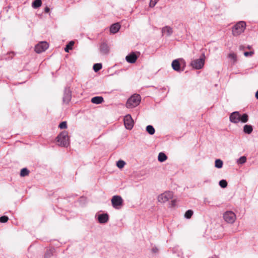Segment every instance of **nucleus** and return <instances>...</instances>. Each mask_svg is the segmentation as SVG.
Returning <instances> with one entry per match:
<instances>
[{
    "label": "nucleus",
    "instance_id": "obj_38",
    "mask_svg": "<svg viewBox=\"0 0 258 258\" xmlns=\"http://www.w3.org/2000/svg\"><path fill=\"white\" fill-rule=\"evenodd\" d=\"M255 97L257 99H258V90L256 91L255 93Z\"/></svg>",
    "mask_w": 258,
    "mask_h": 258
},
{
    "label": "nucleus",
    "instance_id": "obj_22",
    "mask_svg": "<svg viewBox=\"0 0 258 258\" xmlns=\"http://www.w3.org/2000/svg\"><path fill=\"white\" fill-rule=\"evenodd\" d=\"M41 4L42 2L41 0H35L33 2L32 6L33 8L36 9L40 7Z\"/></svg>",
    "mask_w": 258,
    "mask_h": 258
},
{
    "label": "nucleus",
    "instance_id": "obj_29",
    "mask_svg": "<svg viewBox=\"0 0 258 258\" xmlns=\"http://www.w3.org/2000/svg\"><path fill=\"white\" fill-rule=\"evenodd\" d=\"M192 215H193V211L191 210H188L185 212V213L184 214V216L187 219H189L191 218V217L192 216Z\"/></svg>",
    "mask_w": 258,
    "mask_h": 258
},
{
    "label": "nucleus",
    "instance_id": "obj_23",
    "mask_svg": "<svg viewBox=\"0 0 258 258\" xmlns=\"http://www.w3.org/2000/svg\"><path fill=\"white\" fill-rule=\"evenodd\" d=\"M74 42L73 41H71L64 48V50L66 52H69L70 50L72 49L73 46L74 45Z\"/></svg>",
    "mask_w": 258,
    "mask_h": 258
},
{
    "label": "nucleus",
    "instance_id": "obj_28",
    "mask_svg": "<svg viewBox=\"0 0 258 258\" xmlns=\"http://www.w3.org/2000/svg\"><path fill=\"white\" fill-rule=\"evenodd\" d=\"M102 68L101 63H95L93 66V70L95 72H98Z\"/></svg>",
    "mask_w": 258,
    "mask_h": 258
},
{
    "label": "nucleus",
    "instance_id": "obj_16",
    "mask_svg": "<svg viewBox=\"0 0 258 258\" xmlns=\"http://www.w3.org/2000/svg\"><path fill=\"white\" fill-rule=\"evenodd\" d=\"M173 33L172 29L169 26H165L162 29V33L163 35H166L169 36Z\"/></svg>",
    "mask_w": 258,
    "mask_h": 258
},
{
    "label": "nucleus",
    "instance_id": "obj_17",
    "mask_svg": "<svg viewBox=\"0 0 258 258\" xmlns=\"http://www.w3.org/2000/svg\"><path fill=\"white\" fill-rule=\"evenodd\" d=\"M104 101V99L102 96H95L91 99V102L95 104H100Z\"/></svg>",
    "mask_w": 258,
    "mask_h": 258
},
{
    "label": "nucleus",
    "instance_id": "obj_36",
    "mask_svg": "<svg viewBox=\"0 0 258 258\" xmlns=\"http://www.w3.org/2000/svg\"><path fill=\"white\" fill-rule=\"evenodd\" d=\"M175 205V200H173L171 201V207H173Z\"/></svg>",
    "mask_w": 258,
    "mask_h": 258
},
{
    "label": "nucleus",
    "instance_id": "obj_14",
    "mask_svg": "<svg viewBox=\"0 0 258 258\" xmlns=\"http://www.w3.org/2000/svg\"><path fill=\"white\" fill-rule=\"evenodd\" d=\"M126 60L129 63H134L137 59V56L134 53H132L127 55L125 57Z\"/></svg>",
    "mask_w": 258,
    "mask_h": 258
},
{
    "label": "nucleus",
    "instance_id": "obj_18",
    "mask_svg": "<svg viewBox=\"0 0 258 258\" xmlns=\"http://www.w3.org/2000/svg\"><path fill=\"white\" fill-rule=\"evenodd\" d=\"M120 27V25L119 24V23H117L112 25L110 28V33L112 34H115L117 33L119 31Z\"/></svg>",
    "mask_w": 258,
    "mask_h": 258
},
{
    "label": "nucleus",
    "instance_id": "obj_39",
    "mask_svg": "<svg viewBox=\"0 0 258 258\" xmlns=\"http://www.w3.org/2000/svg\"><path fill=\"white\" fill-rule=\"evenodd\" d=\"M153 250H154L155 252L156 251V249H153Z\"/></svg>",
    "mask_w": 258,
    "mask_h": 258
},
{
    "label": "nucleus",
    "instance_id": "obj_5",
    "mask_svg": "<svg viewBox=\"0 0 258 258\" xmlns=\"http://www.w3.org/2000/svg\"><path fill=\"white\" fill-rule=\"evenodd\" d=\"M173 198V194L170 191H166L159 195L157 197L158 202L164 204Z\"/></svg>",
    "mask_w": 258,
    "mask_h": 258
},
{
    "label": "nucleus",
    "instance_id": "obj_40",
    "mask_svg": "<svg viewBox=\"0 0 258 258\" xmlns=\"http://www.w3.org/2000/svg\"><path fill=\"white\" fill-rule=\"evenodd\" d=\"M153 250H154L155 252L156 251V249H153Z\"/></svg>",
    "mask_w": 258,
    "mask_h": 258
},
{
    "label": "nucleus",
    "instance_id": "obj_10",
    "mask_svg": "<svg viewBox=\"0 0 258 258\" xmlns=\"http://www.w3.org/2000/svg\"><path fill=\"white\" fill-rule=\"evenodd\" d=\"M124 124L125 128L128 130H131L134 126V121L132 116L130 114L125 116L124 118Z\"/></svg>",
    "mask_w": 258,
    "mask_h": 258
},
{
    "label": "nucleus",
    "instance_id": "obj_32",
    "mask_svg": "<svg viewBox=\"0 0 258 258\" xmlns=\"http://www.w3.org/2000/svg\"><path fill=\"white\" fill-rule=\"evenodd\" d=\"M59 127L61 129H66L67 128V123L66 121H62L59 124Z\"/></svg>",
    "mask_w": 258,
    "mask_h": 258
},
{
    "label": "nucleus",
    "instance_id": "obj_33",
    "mask_svg": "<svg viewBox=\"0 0 258 258\" xmlns=\"http://www.w3.org/2000/svg\"><path fill=\"white\" fill-rule=\"evenodd\" d=\"M8 217L7 216H3L0 217V222L1 223H6L8 221Z\"/></svg>",
    "mask_w": 258,
    "mask_h": 258
},
{
    "label": "nucleus",
    "instance_id": "obj_12",
    "mask_svg": "<svg viewBox=\"0 0 258 258\" xmlns=\"http://www.w3.org/2000/svg\"><path fill=\"white\" fill-rule=\"evenodd\" d=\"M99 50L102 54H107L109 51V48L106 43L103 42L100 45Z\"/></svg>",
    "mask_w": 258,
    "mask_h": 258
},
{
    "label": "nucleus",
    "instance_id": "obj_26",
    "mask_svg": "<svg viewBox=\"0 0 258 258\" xmlns=\"http://www.w3.org/2000/svg\"><path fill=\"white\" fill-rule=\"evenodd\" d=\"M29 173V171L26 168H24L21 170L20 175L22 177H24L28 175Z\"/></svg>",
    "mask_w": 258,
    "mask_h": 258
},
{
    "label": "nucleus",
    "instance_id": "obj_37",
    "mask_svg": "<svg viewBox=\"0 0 258 258\" xmlns=\"http://www.w3.org/2000/svg\"><path fill=\"white\" fill-rule=\"evenodd\" d=\"M49 11H50L49 8L48 7H46L45 8V9H44V11H45V13H49Z\"/></svg>",
    "mask_w": 258,
    "mask_h": 258
},
{
    "label": "nucleus",
    "instance_id": "obj_13",
    "mask_svg": "<svg viewBox=\"0 0 258 258\" xmlns=\"http://www.w3.org/2000/svg\"><path fill=\"white\" fill-rule=\"evenodd\" d=\"M108 215L107 214H102L98 215V220L100 223H105L108 221Z\"/></svg>",
    "mask_w": 258,
    "mask_h": 258
},
{
    "label": "nucleus",
    "instance_id": "obj_3",
    "mask_svg": "<svg viewBox=\"0 0 258 258\" xmlns=\"http://www.w3.org/2000/svg\"><path fill=\"white\" fill-rule=\"evenodd\" d=\"M56 141L58 143V145L66 147L69 145V139L68 133L66 131H63L60 133L56 138Z\"/></svg>",
    "mask_w": 258,
    "mask_h": 258
},
{
    "label": "nucleus",
    "instance_id": "obj_6",
    "mask_svg": "<svg viewBox=\"0 0 258 258\" xmlns=\"http://www.w3.org/2000/svg\"><path fill=\"white\" fill-rule=\"evenodd\" d=\"M112 207L117 210L121 209L123 205V199L120 196H113L111 200Z\"/></svg>",
    "mask_w": 258,
    "mask_h": 258
},
{
    "label": "nucleus",
    "instance_id": "obj_15",
    "mask_svg": "<svg viewBox=\"0 0 258 258\" xmlns=\"http://www.w3.org/2000/svg\"><path fill=\"white\" fill-rule=\"evenodd\" d=\"M173 69L177 72H180L182 70L180 69V65L178 59H175L172 62L171 64Z\"/></svg>",
    "mask_w": 258,
    "mask_h": 258
},
{
    "label": "nucleus",
    "instance_id": "obj_27",
    "mask_svg": "<svg viewBox=\"0 0 258 258\" xmlns=\"http://www.w3.org/2000/svg\"><path fill=\"white\" fill-rule=\"evenodd\" d=\"M246 161V157L244 156H241L237 160V163L238 164H243Z\"/></svg>",
    "mask_w": 258,
    "mask_h": 258
},
{
    "label": "nucleus",
    "instance_id": "obj_19",
    "mask_svg": "<svg viewBox=\"0 0 258 258\" xmlns=\"http://www.w3.org/2000/svg\"><path fill=\"white\" fill-rule=\"evenodd\" d=\"M228 57L232 63H236L237 60V55L233 52L229 53L228 55Z\"/></svg>",
    "mask_w": 258,
    "mask_h": 258
},
{
    "label": "nucleus",
    "instance_id": "obj_11",
    "mask_svg": "<svg viewBox=\"0 0 258 258\" xmlns=\"http://www.w3.org/2000/svg\"><path fill=\"white\" fill-rule=\"evenodd\" d=\"M72 98L71 91L69 88H66L64 91L63 96V102L68 104Z\"/></svg>",
    "mask_w": 258,
    "mask_h": 258
},
{
    "label": "nucleus",
    "instance_id": "obj_34",
    "mask_svg": "<svg viewBox=\"0 0 258 258\" xmlns=\"http://www.w3.org/2000/svg\"><path fill=\"white\" fill-rule=\"evenodd\" d=\"M158 1L159 0H150V7H154Z\"/></svg>",
    "mask_w": 258,
    "mask_h": 258
},
{
    "label": "nucleus",
    "instance_id": "obj_25",
    "mask_svg": "<svg viewBox=\"0 0 258 258\" xmlns=\"http://www.w3.org/2000/svg\"><path fill=\"white\" fill-rule=\"evenodd\" d=\"M146 131L150 135H153L155 133V129L152 125H149L146 127Z\"/></svg>",
    "mask_w": 258,
    "mask_h": 258
},
{
    "label": "nucleus",
    "instance_id": "obj_2",
    "mask_svg": "<svg viewBox=\"0 0 258 258\" xmlns=\"http://www.w3.org/2000/svg\"><path fill=\"white\" fill-rule=\"evenodd\" d=\"M141 97L140 95L135 94L131 96L127 100L126 107L132 108L137 106L140 103Z\"/></svg>",
    "mask_w": 258,
    "mask_h": 258
},
{
    "label": "nucleus",
    "instance_id": "obj_21",
    "mask_svg": "<svg viewBox=\"0 0 258 258\" xmlns=\"http://www.w3.org/2000/svg\"><path fill=\"white\" fill-rule=\"evenodd\" d=\"M167 158L166 155L164 153L160 152L158 155V159L161 162L165 161Z\"/></svg>",
    "mask_w": 258,
    "mask_h": 258
},
{
    "label": "nucleus",
    "instance_id": "obj_8",
    "mask_svg": "<svg viewBox=\"0 0 258 258\" xmlns=\"http://www.w3.org/2000/svg\"><path fill=\"white\" fill-rule=\"evenodd\" d=\"M223 218L226 222L232 224L235 222L236 217L234 212L226 211L223 214Z\"/></svg>",
    "mask_w": 258,
    "mask_h": 258
},
{
    "label": "nucleus",
    "instance_id": "obj_30",
    "mask_svg": "<svg viewBox=\"0 0 258 258\" xmlns=\"http://www.w3.org/2000/svg\"><path fill=\"white\" fill-rule=\"evenodd\" d=\"M125 162L123 161V160H119L116 162V166L119 168H122L124 167V166L125 165Z\"/></svg>",
    "mask_w": 258,
    "mask_h": 258
},
{
    "label": "nucleus",
    "instance_id": "obj_1",
    "mask_svg": "<svg viewBox=\"0 0 258 258\" xmlns=\"http://www.w3.org/2000/svg\"><path fill=\"white\" fill-rule=\"evenodd\" d=\"M230 121L233 123H246L248 120V115L246 113L241 115L238 111H234L229 115Z\"/></svg>",
    "mask_w": 258,
    "mask_h": 258
},
{
    "label": "nucleus",
    "instance_id": "obj_24",
    "mask_svg": "<svg viewBox=\"0 0 258 258\" xmlns=\"http://www.w3.org/2000/svg\"><path fill=\"white\" fill-rule=\"evenodd\" d=\"M223 163L221 159H216L215 162V166L217 168H221L223 166Z\"/></svg>",
    "mask_w": 258,
    "mask_h": 258
},
{
    "label": "nucleus",
    "instance_id": "obj_7",
    "mask_svg": "<svg viewBox=\"0 0 258 258\" xmlns=\"http://www.w3.org/2000/svg\"><path fill=\"white\" fill-rule=\"evenodd\" d=\"M204 57H205V54H203V57H201V58H200L198 59H196L192 60L190 62L191 66L193 68L197 69V70H200V69H202L203 67V66L204 65V63H205Z\"/></svg>",
    "mask_w": 258,
    "mask_h": 258
},
{
    "label": "nucleus",
    "instance_id": "obj_31",
    "mask_svg": "<svg viewBox=\"0 0 258 258\" xmlns=\"http://www.w3.org/2000/svg\"><path fill=\"white\" fill-rule=\"evenodd\" d=\"M219 185L222 188H225L227 186V182L225 180L222 179L219 181Z\"/></svg>",
    "mask_w": 258,
    "mask_h": 258
},
{
    "label": "nucleus",
    "instance_id": "obj_35",
    "mask_svg": "<svg viewBox=\"0 0 258 258\" xmlns=\"http://www.w3.org/2000/svg\"><path fill=\"white\" fill-rule=\"evenodd\" d=\"M253 54V52L252 51H249V52L246 51V52H244V55L246 57L249 56H251Z\"/></svg>",
    "mask_w": 258,
    "mask_h": 258
},
{
    "label": "nucleus",
    "instance_id": "obj_20",
    "mask_svg": "<svg viewBox=\"0 0 258 258\" xmlns=\"http://www.w3.org/2000/svg\"><path fill=\"white\" fill-rule=\"evenodd\" d=\"M253 131V127L251 125L245 124L243 126V132L247 134H250Z\"/></svg>",
    "mask_w": 258,
    "mask_h": 258
},
{
    "label": "nucleus",
    "instance_id": "obj_4",
    "mask_svg": "<svg viewBox=\"0 0 258 258\" xmlns=\"http://www.w3.org/2000/svg\"><path fill=\"white\" fill-rule=\"evenodd\" d=\"M246 24L243 21H240L235 24L232 28V34L237 36L243 33L245 29Z\"/></svg>",
    "mask_w": 258,
    "mask_h": 258
},
{
    "label": "nucleus",
    "instance_id": "obj_9",
    "mask_svg": "<svg viewBox=\"0 0 258 258\" xmlns=\"http://www.w3.org/2000/svg\"><path fill=\"white\" fill-rule=\"evenodd\" d=\"M48 44L46 41H42L35 46V50L38 53L44 51L48 48Z\"/></svg>",
    "mask_w": 258,
    "mask_h": 258
}]
</instances>
